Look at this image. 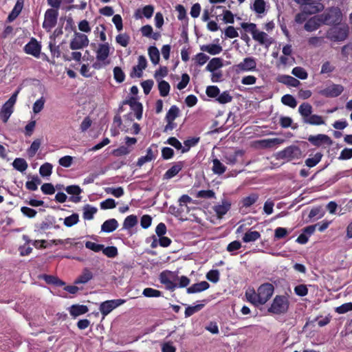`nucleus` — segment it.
Wrapping results in <instances>:
<instances>
[{
  "instance_id": "473e14b6",
  "label": "nucleus",
  "mask_w": 352,
  "mask_h": 352,
  "mask_svg": "<svg viewBox=\"0 0 352 352\" xmlns=\"http://www.w3.org/2000/svg\"><path fill=\"white\" fill-rule=\"evenodd\" d=\"M212 170L215 175H222L226 170V166L217 158L212 160Z\"/></svg>"
},
{
  "instance_id": "c756f323",
  "label": "nucleus",
  "mask_w": 352,
  "mask_h": 352,
  "mask_svg": "<svg viewBox=\"0 0 352 352\" xmlns=\"http://www.w3.org/2000/svg\"><path fill=\"white\" fill-rule=\"evenodd\" d=\"M141 33L143 36L151 38L154 40H157L160 37V34L158 32H153V28L150 25H146L141 28Z\"/></svg>"
},
{
  "instance_id": "69168bd1",
  "label": "nucleus",
  "mask_w": 352,
  "mask_h": 352,
  "mask_svg": "<svg viewBox=\"0 0 352 352\" xmlns=\"http://www.w3.org/2000/svg\"><path fill=\"white\" fill-rule=\"evenodd\" d=\"M204 304H198L195 306H188V307L186 308L185 316L186 317L191 316L195 313L200 311L204 307Z\"/></svg>"
},
{
  "instance_id": "ea45409f",
  "label": "nucleus",
  "mask_w": 352,
  "mask_h": 352,
  "mask_svg": "<svg viewBox=\"0 0 352 352\" xmlns=\"http://www.w3.org/2000/svg\"><path fill=\"white\" fill-rule=\"evenodd\" d=\"M247 300L252 304L258 306L260 305V300L257 292L254 289H248L245 292Z\"/></svg>"
},
{
  "instance_id": "338daca9",
  "label": "nucleus",
  "mask_w": 352,
  "mask_h": 352,
  "mask_svg": "<svg viewBox=\"0 0 352 352\" xmlns=\"http://www.w3.org/2000/svg\"><path fill=\"white\" fill-rule=\"evenodd\" d=\"M113 76L116 81L119 83L122 82L125 79V74L119 67H114Z\"/></svg>"
},
{
  "instance_id": "6ab92c4d",
  "label": "nucleus",
  "mask_w": 352,
  "mask_h": 352,
  "mask_svg": "<svg viewBox=\"0 0 352 352\" xmlns=\"http://www.w3.org/2000/svg\"><path fill=\"white\" fill-rule=\"evenodd\" d=\"M147 65V60L144 56H140L138 59V65L133 67L131 76L140 78L142 75V72Z\"/></svg>"
},
{
  "instance_id": "052dcab7",
  "label": "nucleus",
  "mask_w": 352,
  "mask_h": 352,
  "mask_svg": "<svg viewBox=\"0 0 352 352\" xmlns=\"http://www.w3.org/2000/svg\"><path fill=\"white\" fill-rule=\"evenodd\" d=\"M241 248V243L239 241H234L230 243L227 246V251L232 255L236 254V251Z\"/></svg>"
},
{
  "instance_id": "20e7f679",
  "label": "nucleus",
  "mask_w": 352,
  "mask_h": 352,
  "mask_svg": "<svg viewBox=\"0 0 352 352\" xmlns=\"http://www.w3.org/2000/svg\"><path fill=\"white\" fill-rule=\"evenodd\" d=\"M349 32V28L345 24L331 28L327 32V37L333 41H344Z\"/></svg>"
},
{
  "instance_id": "09e8293b",
  "label": "nucleus",
  "mask_w": 352,
  "mask_h": 352,
  "mask_svg": "<svg viewBox=\"0 0 352 352\" xmlns=\"http://www.w3.org/2000/svg\"><path fill=\"white\" fill-rule=\"evenodd\" d=\"M133 151V148L121 146L112 151V154L116 157L129 155Z\"/></svg>"
},
{
  "instance_id": "f8f14e48",
  "label": "nucleus",
  "mask_w": 352,
  "mask_h": 352,
  "mask_svg": "<svg viewBox=\"0 0 352 352\" xmlns=\"http://www.w3.org/2000/svg\"><path fill=\"white\" fill-rule=\"evenodd\" d=\"M125 302L126 300L123 299L106 300L100 304L99 309L101 314H102L103 317H104L107 316L114 309L122 305Z\"/></svg>"
},
{
  "instance_id": "ddd939ff",
  "label": "nucleus",
  "mask_w": 352,
  "mask_h": 352,
  "mask_svg": "<svg viewBox=\"0 0 352 352\" xmlns=\"http://www.w3.org/2000/svg\"><path fill=\"white\" fill-rule=\"evenodd\" d=\"M177 275L175 272L170 271H164L160 275V283L166 285V287L170 290H173L177 287V284L174 281L176 280Z\"/></svg>"
},
{
  "instance_id": "a878e982",
  "label": "nucleus",
  "mask_w": 352,
  "mask_h": 352,
  "mask_svg": "<svg viewBox=\"0 0 352 352\" xmlns=\"http://www.w3.org/2000/svg\"><path fill=\"white\" fill-rule=\"evenodd\" d=\"M138 223V217L134 214L127 216L122 224V229L128 230L130 235H132L131 228L136 226Z\"/></svg>"
},
{
  "instance_id": "7ed1b4c3",
  "label": "nucleus",
  "mask_w": 352,
  "mask_h": 352,
  "mask_svg": "<svg viewBox=\"0 0 352 352\" xmlns=\"http://www.w3.org/2000/svg\"><path fill=\"white\" fill-rule=\"evenodd\" d=\"M19 91V89L16 90L1 108L0 111V118L4 123L8 122L10 116L13 113L14 105L16 103Z\"/></svg>"
},
{
  "instance_id": "c03bdc74",
  "label": "nucleus",
  "mask_w": 352,
  "mask_h": 352,
  "mask_svg": "<svg viewBox=\"0 0 352 352\" xmlns=\"http://www.w3.org/2000/svg\"><path fill=\"white\" fill-rule=\"evenodd\" d=\"M324 23L322 16L315 15L309 17V32L317 29L318 26Z\"/></svg>"
},
{
  "instance_id": "a19ab883",
  "label": "nucleus",
  "mask_w": 352,
  "mask_h": 352,
  "mask_svg": "<svg viewBox=\"0 0 352 352\" xmlns=\"http://www.w3.org/2000/svg\"><path fill=\"white\" fill-rule=\"evenodd\" d=\"M158 82V89L160 94L162 97H166L168 95L170 87L168 82L164 80H160Z\"/></svg>"
},
{
  "instance_id": "6e6552de",
  "label": "nucleus",
  "mask_w": 352,
  "mask_h": 352,
  "mask_svg": "<svg viewBox=\"0 0 352 352\" xmlns=\"http://www.w3.org/2000/svg\"><path fill=\"white\" fill-rule=\"evenodd\" d=\"M58 11L55 9H47L44 14V21L43 28L47 31L50 32L57 23Z\"/></svg>"
},
{
  "instance_id": "2eb2a0df",
  "label": "nucleus",
  "mask_w": 352,
  "mask_h": 352,
  "mask_svg": "<svg viewBox=\"0 0 352 352\" xmlns=\"http://www.w3.org/2000/svg\"><path fill=\"white\" fill-rule=\"evenodd\" d=\"M343 91L344 87L342 85L330 84L322 89L320 93L326 97L334 98L340 96Z\"/></svg>"
},
{
  "instance_id": "aec40b11",
  "label": "nucleus",
  "mask_w": 352,
  "mask_h": 352,
  "mask_svg": "<svg viewBox=\"0 0 352 352\" xmlns=\"http://www.w3.org/2000/svg\"><path fill=\"white\" fill-rule=\"evenodd\" d=\"M157 150L156 148L153 150L152 147L148 148L146 150V155L142 156L138 159L137 162V166L141 167L144 164L154 160L157 157Z\"/></svg>"
},
{
  "instance_id": "f3484780",
  "label": "nucleus",
  "mask_w": 352,
  "mask_h": 352,
  "mask_svg": "<svg viewBox=\"0 0 352 352\" xmlns=\"http://www.w3.org/2000/svg\"><path fill=\"white\" fill-rule=\"evenodd\" d=\"M41 45L36 38H32L29 43L24 46V51L26 54L38 58L41 54Z\"/></svg>"
},
{
  "instance_id": "a211bd4d",
  "label": "nucleus",
  "mask_w": 352,
  "mask_h": 352,
  "mask_svg": "<svg viewBox=\"0 0 352 352\" xmlns=\"http://www.w3.org/2000/svg\"><path fill=\"white\" fill-rule=\"evenodd\" d=\"M309 142L317 146H329L332 143L331 138L324 134L309 135Z\"/></svg>"
},
{
  "instance_id": "680f3d73",
  "label": "nucleus",
  "mask_w": 352,
  "mask_h": 352,
  "mask_svg": "<svg viewBox=\"0 0 352 352\" xmlns=\"http://www.w3.org/2000/svg\"><path fill=\"white\" fill-rule=\"evenodd\" d=\"M142 294L148 298L152 297H160L162 295V292L159 290L155 289L153 288L147 287L143 290Z\"/></svg>"
},
{
  "instance_id": "393cba45",
  "label": "nucleus",
  "mask_w": 352,
  "mask_h": 352,
  "mask_svg": "<svg viewBox=\"0 0 352 352\" xmlns=\"http://www.w3.org/2000/svg\"><path fill=\"white\" fill-rule=\"evenodd\" d=\"M118 225L116 219L106 220L101 226V231L106 233L112 232L118 228Z\"/></svg>"
},
{
  "instance_id": "8fccbe9b",
  "label": "nucleus",
  "mask_w": 352,
  "mask_h": 352,
  "mask_svg": "<svg viewBox=\"0 0 352 352\" xmlns=\"http://www.w3.org/2000/svg\"><path fill=\"white\" fill-rule=\"evenodd\" d=\"M324 6L319 0H309V15L323 9Z\"/></svg>"
},
{
  "instance_id": "412c9836",
  "label": "nucleus",
  "mask_w": 352,
  "mask_h": 352,
  "mask_svg": "<svg viewBox=\"0 0 352 352\" xmlns=\"http://www.w3.org/2000/svg\"><path fill=\"white\" fill-rule=\"evenodd\" d=\"M257 193H251L241 199L239 202L240 209L248 208L254 205L258 199Z\"/></svg>"
},
{
  "instance_id": "b1692460",
  "label": "nucleus",
  "mask_w": 352,
  "mask_h": 352,
  "mask_svg": "<svg viewBox=\"0 0 352 352\" xmlns=\"http://www.w3.org/2000/svg\"><path fill=\"white\" fill-rule=\"evenodd\" d=\"M94 277L93 273L87 267L82 270L81 274L75 280V284H85L91 280Z\"/></svg>"
},
{
  "instance_id": "f704fd0d",
  "label": "nucleus",
  "mask_w": 352,
  "mask_h": 352,
  "mask_svg": "<svg viewBox=\"0 0 352 352\" xmlns=\"http://www.w3.org/2000/svg\"><path fill=\"white\" fill-rule=\"evenodd\" d=\"M250 8L258 14H263L266 10V3L264 0H255Z\"/></svg>"
},
{
  "instance_id": "5701e85b",
  "label": "nucleus",
  "mask_w": 352,
  "mask_h": 352,
  "mask_svg": "<svg viewBox=\"0 0 352 352\" xmlns=\"http://www.w3.org/2000/svg\"><path fill=\"white\" fill-rule=\"evenodd\" d=\"M154 12V7L151 5L145 6L142 9L135 11L134 16L136 19H142L143 16L150 19Z\"/></svg>"
},
{
  "instance_id": "58836bf2",
  "label": "nucleus",
  "mask_w": 352,
  "mask_h": 352,
  "mask_svg": "<svg viewBox=\"0 0 352 352\" xmlns=\"http://www.w3.org/2000/svg\"><path fill=\"white\" fill-rule=\"evenodd\" d=\"M148 53L151 61L154 64H158L160 61V52L155 46H151L148 49Z\"/></svg>"
},
{
  "instance_id": "c9c22d12",
  "label": "nucleus",
  "mask_w": 352,
  "mask_h": 352,
  "mask_svg": "<svg viewBox=\"0 0 352 352\" xmlns=\"http://www.w3.org/2000/svg\"><path fill=\"white\" fill-rule=\"evenodd\" d=\"M183 164L182 162H178L170 168L164 174V178L169 179L175 177L182 169Z\"/></svg>"
},
{
  "instance_id": "e433bc0d",
  "label": "nucleus",
  "mask_w": 352,
  "mask_h": 352,
  "mask_svg": "<svg viewBox=\"0 0 352 352\" xmlns=\"http://www.w3.org/2000/svg\"><path fill=\"white\" fill-rule=\"evenodd\" d=\"M223 66L222 59L220 58H213L210 60L206 66V69L209 72H214Z\"/></svg>"
},
{
  "instance_id": "39448f33",
  "label": "nucleus",
  "mask_w": 352,
  "mask_h": 352,
  "mask_svg": "<svg viewBox=\"0 0 352 352\" xmlns=\"http://www.w3.org/2000/svg\"><path fill=\"white\" fill-rule=\"evenodd\" d=\"M289 301L285 296H276L269 308V311L274 314H282L287 311Z\"/></svg>"
},
{
  "instance_id": "0eeeda50",
  "label": "nucleus",
  "mask_w": 352,
  "mask_h": 352,
  "mask_svg": "<svg viewBox=\"0 0 352 352\" xmlns=\"http://www.w3.org/2000/svg\"><path fill=\"white\" fill-rule=\"evenodd\" d=\"M89 40L83 33L74 31L72 38L69 43V47L72 50L83 49L89 45Z\"/></svg>"
},
{
  "instance_id": "f03ea898",
  "label": "nucleus",
  "mask_w": 352,
  "mask_h": 352,
  "mask_svg": "<svg viewBox=\"0 0 352 352\" xmlns=\"http://www.w3.org/2000/svg\"><path fill=\"white\" fill-rule=\"evenodd\" d=\"M111 47L109 43H100L96 50V61L93 64V67L100 69L109 64L108 58L111 53Z\"/></svg>"
},
{
  "instance_id": "bf43d9fd",
  "label": "nucleus",
  "mask_w": 352,
  "mask_h": 352,
  "mask_svg": "<svg viewBox=\"0 0 352 352\" xmlns=\"http://www.w3.org/2000/svg\"><path fill=\"white\" fill-rule=\"evenodd\" d=\"M105 192L107 194L112 195L113 196L119 198L124 195V189L122 187L113 188L109 187L105 188Z\"/></svg>"
},
{
  "instance_id": "4d7b16f0",
  "label": "nucleus",
  "mask_w": 352,
  "mask_h": 352,
  "mask_svg": "<svg viewBox=\"0 0 352 352\" xmlns=\"http://www.w3.org/2000/svg\"><path fill=\"white\" fill-rule=\"evenodd\" d=\"M79 221L78 214L74 213L72 215L67 217L64 219V225L67 227H72L76 224Z\"/></svg>"
},
{
  "instance_id": "5fc2aeb1",
  "label": "nucleus",
  "mask_w": 352,
  "mask_h": 352,
  "mask_svg": "<svg viewBox=\"0 0 352 352\" xmlns=\"http://www.w3.org/2000/svg\"><path fill=\"white\" fill-rule=\"evenodd\" d=\"M281 102L285 105L289 106L292 108H294L297 105L296 99L289 94L284 95L281 98Z\"/></svg>"
},
{
  "instance_id": "4be33fe9",
  "label": "nucleus",
  "mask_w": 352,
  "mask_h": 352,
  "mask_svg": "<svg viewBox=\"0 0 352 352\" xmlns=\"http://www.w3.org/2000/svg\"><path fill=\"white\" fill-rule=\"evenodd\" d=\"M23 4L24 0H16L13 9L7 18V21L8 23L14 21L19 16L23 8Z\"/></svg>"
},
{
  "instance_id": "6e6d98bb",
  "label": "nucleus",
  "mask_w": 352,
  "mask_h": 352,
  "mask_svg": "<svg viewBox=\"0 0 352 352\" xmlns=\"http://www.w3.org/2000/svg\"><path fill=\"white\" fill-rule=\"evenodd\" d=\"M310 109L311 107H309V109ZM309 122V124L313 125H321L325 123L324 120L322 118V117L318 115L311 114L310 111Z\"/></svg>"
},
{
  "instance_id": "49530a36",
  "label": "nucleus",
  "mask_w": 352,
  "mask_h": 352,
  "mask_svg": "<svg viewBox=\"0 0 352 352\" xmlns=\"http://www.w3.org/2000/svg\"><path fill=\"white\" fill-rule=\"evenodd\" d=\"M329 223V221H324L320 223H317L314 225L309 226V235L314 232L316 230H318L320 232L324 231L328 228Z\"/></svg>"
},
{
  "instance_id": "72a5a7b5",
  "label": "nucleus",
  "mask_w": 352,
  "mask_h": 352,
  "mask_svg": "<svg viewBox=\"0 0 352 352\" xmlns=\"http://www.w3.org/2000/svg\"><path fill=\"white\" fill-rule=\"evenodd\" d=\"M201 50L212 55H216L221 52L222 47L217 44L204 45L201 46Z\"/></svg>"
},
{
  "instance_id": "2f4dec72",
  "label": "nucleus",
  "mask_w": 352,
  "mask_h": 352,
  "mask_svg": "<svg viewBox=\"0 0 352 352\" xmlns=\"http://www.w3.org/2000/svg\"><path fill=\"white\" fill-rule=\"evenodd\" d=\"M295 21L298 24H303L305 30L308 31V11L303 8L302 11L296 14Z\"/></svg>"
},
{
  "instance_id": "a18cd8bd",
  "label": "nucleus",
  "mask_w": 352,
  "mask_h": 352,
  "mask_svg": "<svg viewBox=\"0 0 352 352\" xmlns=\"http://www.w3.org/2000/svg\"><path fill=\"white\" fill-rule=\"evenodd\" d=\"M199 141V138H191L184 141L182 148V153L188 152L191 147L196 146Z\"/></svg>"
},
{
  "instance_id": "de8ad7c7",
  "label": "nucleus",
  "mask_w": 352,
  "mask_h": 352,
  "mask_svg": "<svg viewBox=\"0 0 352 352\" xmlns=\"http://www.w3.org/2000/svg\"><path fill=\"white\" fill-rule=\"evenodd\" d=\"M96 212L97 209L95 207L86 205L83 208V218L87 220H91L94 218V215Z\"/></svg>"
},
{
  "instance_id": "4468645a",
  "label": "nucleus",
  "mask_w": 352,
  "mask_h": 352,
  "mask_svg": "<svg viewBox=\"0 0 352 352\" xmlns=\"http://www.w3.org/2000/svg\"><path fill=\"white\" fill-rule=\"evenodd\" d=\"M211 12L217 16L223 15V20L226 23H234V18L233 14L230 10H225V8L220 6H213L211 8Z\"/></svg>"
},
{
  "instance_id": "c85d7f7f",
  "label": "nucleus",
  "mask_w": 352,
  "mask_h": 352,
  "mask_svg": "<svg viewBox=\"0 0 352 352\" xmlns=\"http://www.w3.org/2000/svg\"><path fill=\"white\" fill-rule=\"evenodd\" d=\"M65 190L69 195H76L70 198V200L72 201L77 203L80 201V197L79 196V195L81 193L82 190L78 186H69L65 188Z\"/></svg>"
},
{
  "instance_id": "3c124183",
  "label": "nucleus",
  "mask_w": 352,
  "mask_h": 352,
  "mask_svg": "<svg viewBox=\"0 0 352 352\" xmlns=\"http://www.w3.org/2000/svg\"><path fill=\"white\" fill-rule=\"evenodd\" d=\"M102 252L106 256L111 258H115L118 254V249L115 246H108L105 248L103 245Z\"/></svg>"
},
{
  "instance_id": "9d476101",
  "label": "nucleus",
  "mask_w": 352,
  "mask_h": 352,
  "mask_svg": "<svg viewBox=\"0 0 352 352\" xmlns=\"http://www.w3.org/2000/svg\"><path fill=\"white\" fill-rule=\"evenodd\" d=\"M322 18L324 24L337 23L342 20V12L338 8H331L322 14Z\"/></svg>"
},
{
  "instance_id": "37998d69",
  "label": "nucleus",
  "mask_w": 352,
  "mask_h": 352,
  "mask_svg": "<svg viewBox=\"0 0 352 352\" xmlns=\"http://www.w3.org/2000/svg\"><path fill=\"white\" fill-rule=\"evenodd\" d=\"M12 166L16 170L21 173L24 172L28 166L27 162L23 158H16L12 163Z\"/></svg>"
},
{
  "instance_id": "7c9ffc66",
  "label": "nucleus",
  "mask_w": 352,
  "mask_h": 352,
  "mask_svg": "<svg viewBox=\"0 0 352 352\" xmlns=\"http://www.w3.org/2000/svg\"><path fill=\"white\" fill-rule=\"evenodd\" d=\"M278 81L289 87H296L300 84V81L295 78L287 76L281 75L278 77Z\"/></svg>"
},
{
  "instance_id": "864d4df0",
  "label": "nucleus",
  "mask_w": 352,
  "mask_h": 352,
  "mask_svg": "<svg viewBox=\"0 0 352 352\" xmlns=\"http://www.w3.org/2000/svg\"><path fill=\"white\" fill-rule=\"evenodd\" d=\"M52 165L50 163H45L41 166L39 173L42 177H49L52 172Z\"/></svg>"
},
{
  "instance_id": "13d9d810",
  "label": "nucleus",
  "mask_w": 352,
  "mask_h": 352,
  "mask_svg": "<svg viewBox=\"0 0 352 352\" xmlns=\"http://www.w3.org/2000/svg\"><path fill=\"white\" fill-rule=\"evenodd\" d=\"M324 214V212L321 206L313 208L309 211V218L320 219Z\"/></svg>"
},
{
  "instance_id": "9b49d317",
  "label": "nucleus",
  "mask_w": 352,
  "mask_h": 352,
  "mask_svg": "<svg viewBox=\"0 0 352 352\" xmlns=\"http://www.w3.org/2000/svg\"><path fill=\"white\" fill-rule=\"evenodd\" d=\"M274 286L271 283L262 284L257 289L260 304L264 305L273 295Z\"/></svg>"
},
{
  "instance_id": "4c0bfd02",
  "label": "nucleus",
  "mask_w": 352,
  "mask_h": 352,
  "mask_svg": "<svg viewBox=\"0 0 352 352\" xmlns=\"http://www.w3.org/2000/svg\"><path fill=\"white\" fill-rule=\"evenodd\" d=\"M261 237V234L258 231H251L245 232L243 236V241L245 243L254 242Z\"/></svg>"
},
{
  "instance_id": "f257e3e1",
  "label": "nucleus",
  "mask_w": 352,
  "mask_h": 352,
  "mask_svg": "<svg viewBox=\"0 0 352 352\" xmlns=\"http://www.w3.org/2000/svg\"><path fill=\"white\" fill-rule=\"evenodd\" d=\"M241 27L250 33L252 38L265 48H268L274 42V39L266 32L258 30L255 23L243 22L241 23Z\"/></svg>"
},
{
  "instance_id": "dca6fc26",
  "label": "nucleus",
  "mask_w": 352,
  "mask_h": 352,
  "mask_svg": "<svg viewBox=\"0 0 352 352\" xmlns=\"http://www.w3.org/2000/svg\"><path fill=\"white\" fill-rule=\"evenodd\" d=\"M231 201L227 199H222L215 204L212 208L218 218H222L230 209Z\"/></svg>"
},
{
  "instance_id": "423d86ee",
  "label": "nucleus",
  "mask_w": 352,
  "mask_h": 352,
  "mask_svg": "<svg viewBox=\"0 0 352 352\" xmlns=\"http://www.w3.org/2000/svg\"><path fill=\"white\" fill-rule=\"evenodd\" d=\"M256 59L252 56H248L241 62L235 65L234 69L236 73L250 72L256 70Z\"/></svg>"
},
{
  "instance_id": "1a4fd4ad",
  "label": "nucleus",
  "mask_w": 352,
  "mask_h": 352,
  "mask_svg": "<svg viewBox=\"0 0 352 352\" xmlns=\"http://www.w3.org/2000/svg\"><path fill=\"white\" fill-rule=\"evenodd\" d=\"M301 156V151L296 146H290L276 153L277 160L291 161Z\"/></svg>"
},
{
  "instance_id": "774afa93",
  "label": "nucleus",
  "mask_w": 352,
  "mask_h": 352,
  "mask_svg": "<svg viewBox=\"0 0 352 352\" xmlns=\"http://www.w3.org/2000/svg\"><path fill=\"white\" fill-rule=\"evenodd\" d=\"M219 272L217 270H211L206 274V278L212 283H217L219 280Z\"/></svg>"
},
{
  "instance_id": "79ce46f5",
  "label": "nucleus",
  "mask_w": 352,
  "mask_h": 352,
  "mask_svg": "<svg viewBox=\"0 0 352 352\" xmlns=\"http://www.w3.org/2000/svg\"><path fill=\"white\" fill-rule=\"evenodd\" d=\"M284 140L280 138L265 139L261 141V144L265 148H271L275 145L283 144Z\"/></svg>"
},
{
  "instance_id": "0e129e2a",
  "label": "nucleus",
  "mask_w": 352,
  "mask_h": 352,
  "mask_svg": "<svg viewBox=\"0 0 352 352\" xmlns=\"http://www.w3.org/2000/svg\"><path fill=\"white\" fill-rule=\"evenodd\" d=\"M45 102V100L43 97H41L36 100L32 107L33 112L36 114L40 113L44 108Z\"/></svg>"
},
{
  "instance_id": "bb28decb",
  "label": "nucleus",
  "mask_w": 352,
  "mask_h": 352,
  "mask_svg": "<svg viewBox=\"0 0 352 352\" xmlns=\"http://www.w3.org/2000/svg\"><path fill=\"white\" fill-rule=\"evenodd\" d=\"M210 287V285L206 281H201L197 283H195L192 285L190 287L187 288V293L188 294H195L198 292H204L208 289Z\"/></svg>"
},
{
  "instance_id": "cd10ccee",
  "label": "nucleus",
  "mask_w": 352,
  "mask_h": 352,
  "mask_svg": "<svg viewBox=\"0 0 352 352\" xmlns=\"http://www.w3.org/2000/svg\"><path fill=\"white\" fill-rule=\"evenodd\" d=\"M88 311V307L82 305H73L69 308V314L74 318L85 314Z\"/></svg>"
},
{
  "instance_id": "603ef678",
  "label": "nucleus",
  "mask_w": 352,
  "mask_h": 352,
  "mask_svg": "<svg viewBox=\"0 0 352 352\" xmlns=\"http://www.w3.org/2000/svg\"><path fill=\"white\" fill-rule=\"evenodd\" d=\"M178 114L179 108L175 105H173L168 111L166 116V120L169 122L174 121L175 118L178 116Z\"/></svg>"
},
{
  "instance_id": "e2e57ef3",
  "label": "nucleus",
  "mask_w": 352,
  "mask_h": 352,
  "mask_svg": "<svg viewBox=\"0 0 352 352\" xmlns=\"http://www.w3.org/2000/svg\"><path fill=\"white\" fill-rule=\"evenodd\" d=\"M216 100L220 104H226L232 101V97L228 91H226L221 94H219Z\"/></svg>"
}]
</instances>
